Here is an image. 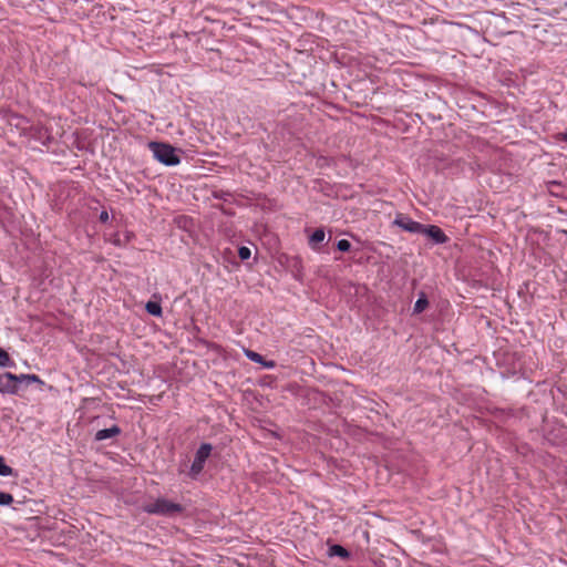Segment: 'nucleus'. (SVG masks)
I'll list each match as a JSON object with an SVG mask.
<instances>
[{
  "mask_svg": "<svg viewBox=\"0 0 567 567\" xmlns=\"http://www.w3.org/2000/svg\"><path fill=\"white\" fill-rule=\"evenodd\" d=\"M143 511L152 515L162 516H175L184 511V507L166 498H157L152 503H147L143 506Z\"/></svg>",
  "mask_w": 567,
  "mask_h": 567,
  "instance_id": "1",
  "label": "nucleus"
},
{
  "mask_svg": "<svg viewBox=\"0 0 567 567\" xmlns=\"http://www.w3.org/2000/svg\"><path fill=\"white\" fill-rule=\"evenodd\" d=\"M148 147L152 151L153 156L166 166H175L181 163V158L176 154V150L167 143L150 142Z\"/></svg>",
  "mask_w": 567,
  "mask_h": 567,
  "instance_id": "2",
  "label": "nucleus"
},
{
  "mask_svg": "<svg viewBox=\"0 0 567 567\" xmlns=\"http://www.w3.org/2000/svg\"><path fill=\"white\" fill-rule=\"evenodd\" d=\"M213 446L209 443H203L196 451L195 458L190 466V474L193 476L198 475L205 465V462L212 453Z\"/></svg>",
  "mask_w": 567,
  "mask_h": 567,
  "instance_id": "3",
  "label": "nucleus"
},
{
  "mask_svg": "<svg viewBox=\"0 0 567 567\" xmlns=\"http://www.w3.org/2000/svg\"><path fill=\"white\" fill-rule=\"evenodd\" d=\"M19 392L17 374L4 372L0 374V393L17 394Z\"/></svg>",
  "mask_w": 567,
  "mask_h": 567,
  "instance_id": "4",
  "label": "nucleus"
},
{
  "mask_svg": "<svg viewBox=\"0 0 567 567\" xmlns=\"http://www.w3.org/2000/svg\"><path fill=\"white\" fill-rule=\"evenodd\" d=\"M394 225L399 226L405 231L412 234H421L423 230V224L411 219L409 216L400 214L393 221Z\"/></svg>",
  "mask_w": 567,
  "mask_h": 567,
  "instance_id": "5",
  "label": "nucleus"
},
{
  "mask_svg": "<svg viewBox=\"0 0 567 567\" xmlns=\"http://www.w3.org/2000/svg\"><path fill=\"white\" fill-rule=\"evenodd\" d=\"M421 234L431 238L435 244H445L449 240L444 231L435 225H424Z\"/></svg>",
  "mask_w": 567,
  "mask_h": 567,
  "instance_id": "6",
  "label": "nucleus"
},
{
  "mask_svg": "<svg viewBox=\"0 0 567 567\" xmlns=\"http://www.w3.org/2000/svg\"><path fill=\"white\" fill-rule=\"evenodd\" d=\"M121 433V429L117 425H113L109 429L100 430L95 433V440L96 441H103L111 437H114Z\"/></svg>",
  "mask_w": 567,
  "mask_h": 567,
  "instance_id": "7",
  "label": "nucleus"
},
{
  "mask_svg": "<svg viewBox=\"0 0 567 567\" xmlns=\"http://www.w3.org/2000/svg\"><path fill=\"white\" fill-rule=\"evenodd\" d=\"M329 556H338L342 559H348L350 557V553L343 546L336 544L329 548Z\"/></svg>",
  "mask_w": 567,
  "mask_h": 567,
  "instance_id": "8",
  "label": "nucleus"
},
{
  "mask_svg": "<svg viewBox=\"0 0 567 567\" xmlns=\"http://www.w3.org/2000/svg\"><path fill=\"white\" fill-rule=\"evenodd\" d=\"M326 234L322 228H317L309 238V245L316 249L324 240Z\"/></svg>",
  "mask_w": 567,
  "mask_h": 567,
  "instance_id": "9",
  "label": "nucleus"
},
{
  "mask_svg": "<svg viewBox=\"0 0 567 567\" xmlns=\"http://www.w3.org/2000/svg\"><path fill=\"white\" fill-rule=\"evenodd\" d=\"M427 306H429V300L425 297V295L422 293L420 296V298L416 300V302L414 303L413 313H421L422 311H424L426 309Z\"/></svg>",
  "mask_w": 567,
  "mask_h": 567,
  "instance_id": "10",
  "label": "nucleus"
},
{
  "mask_svg": "<svg viewBox=\"0 0 567 567\" xmlns=\"http://www.w3.org/2000/svg\"><path fill=\"white\" fill-rule=\"evenodd\" d=\"M17 379H18V385L21 382L43 384V381L37 374H20V375H17Z\"/></svg>",
  "mask_w": 567,
  "mask_h": 567,
  "instance_id": "11",
  "label": "nucleus"
},
{
  "mask_svg": "<svg viewBox=\"0 0 567 567\" xmlns=\"http://www.w3.org/2000/svg\"><path fill=\"white\" fill-rule=\"evenodd\" d=\"M146 311L155 317L162 316V307L158 302L148 301L145 306Z\"/></svg>",
  "mask_w": 567,
  "mask_h": 567,
  "instance_id": "12",
  "label": "nucleus"
},
{
  "mask_svg": "<svg viewBox=\"0 0 567 567\" xmlns=\"http://www.w3.org/2000/svg\"><path fill=\"white\" fill-rule=\"evenodd\" d=\"M13 365L14 363L11 360L9 353L6 350L0 349V368H8Z\"/></svg>",
  "mask_w": 567,
  "mask_h": 567,
  "instance_id": "13",
  "label": "nucleus"
},
{
  "mask_svg": "<svg viewBox=\"0 0 567 567\" xmlns=\"http://www.w3.org/2000/svg\"><path fill=\"white\" fill-rule=\"evenodd\" d=\"M13 474V468L6 464L3 456L0 455V475L10 476Z\"/></svg>",
  "mask_w": 567,
  "mask_h": 567,
  "instance_id": "14",
  "label": "nucleus"
},
{
  "mask_svg": "<svg viewBox=\"0 0 567 567\" xmlns=\"http://www.w3.org/2000/svg\"><path fill=\"white\" fill-rule=\"evenodd\" d=\"M245 354L252 362H256V363L262 362L264 357L252 350H246Z\"/></svg>",
  "mask_w": 567,
  "mask_h": 567,
  "instance_id": "15",
  "label": "nucleus"
},
{
  "mask_svg": "<svg viewBox=\"0 0 567 567\" xmlns=\"http://www.w3.org/2000/svg\"><path fill=\"white\" fill-rule=\"evenodd\" d=\"M13 503V496L6 492H0V505L7 506Z\"/></svg>",
  "mask_w": 567,
  "mask_h": 567,
  "instance_id": "16",
  "label": "nucleus"
},
{
  "mask_svg": "<svg viewBox=\"0 0 567 567\" xmlns=\"http://www.w3.org/2000/svg\"><path fill=\"white\" fill-rule=\"evenodd\" d=\"M337 248H338V250H340L342 252H347L351 249V243L347 239H340L337 243Z\"/></svg>",
  "mask_w": 567,
  "mask_h": 567,
  "instance_id": "17",
  "label": "nucleus"
},
{
  "mask_svg": "<svg viewBox=\"0 0 567 567\" xmlns=\"http://www.w3.org/2000/svg\"><path fill=\"white\" fill-rule=\"evenodd\" d=\"M251 251L248 247L241 246L238 249V256L241 260H247L250 258Z\"/></svg>",
  "mask_w": 567,
  "mask_h": 567,
  "instance_id": "18",
  "label": "nucleus"
},
{
  "mask_svg": "<svg viewBox=\"0 0 567 567\" xmlns=\"http://www.w3.org/2000/svg\"><path fill=\"white\" fill-rule=\"evenodd\" d=\"M260 364H262L265 368H268V369H272L276 365V363L274 361H266L265 359H262V362H260Z\"/></svg>",
  "mask_w": 567,
  "mask_h": 567,
  "instance_id": "19",
  "label": "nucleus"
},
{
  "mask_svg": "<svg viewBox=\"0 0 567 567\" xmlns=\"http://www.w3.org/2000/svg\"><path fill=\"white\" fill-rule=\"evenodd\" d=\"M107 220H109L107 212L106 210L101 212V214H100V221L101 223H106Z\"/></svg>",
  "mask_w": 567,
  "mask_h": 567,
  "instance_id": "20",
  "label": "nucleus"
},
{
  "mask_svg": "<svg viewBox=\"0 0 567 567\" xmlns=\"http://www.w3.org/2000/svg\"><path fill=\"white\" fill-rule=\"evenodd\" d=\"M558 138L567 143V132L559 133Z\"/></svg>",
  "mask_w": 567,
  "mask_h": 567,
  "instance_id": "21",
  "label": "nucleus"
}]
</instances>
